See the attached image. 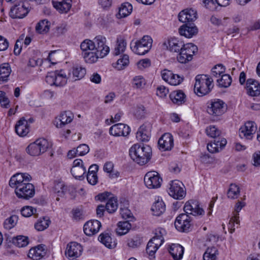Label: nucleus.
<instances>
[{"label": "nucleus", "instance_id": "20", "mask_svg": "<svg viewBox=\"0 0 260 260\" xmlns=\"http://www.w3.org/2000/svg\"><path fill=\"white\" fill-rule=\"evenodd\" d=\"M184 43L176 38H171L163 43L169 50L174 52H179L183 46Z\"/></svg>", "mask_w": 260, "mask_h": 260}, {"label": "nucleus", "instance_id": "61", "mask_svg": "<svg viewBox=\"0 0 260 260\" xmlns=\"http://www.w3.org/2000/svg\"><path fill=\"white\" fill-rule=\"evenodd\" d=\"M24 36H21L18 39L14 46V53L15 55H19L21 51L22 42L23 40Z\"/></svg>", "mask_w": 260, "mask_h": 260}, {"label": "nucleus", "instance_id": "5", "mask_svg": "<svg viewBox=\"0 0 260 260\" xmlns=\"http://www.w3.org/2000/svg\"><path fill=\"white\" fill-rule=\"evenodd\" d=\"M152 44V39L148 36H144L141 40L137 41L134 46H131L132 51L138 55H144L149 51Z\"/></svg>", "mask_w": 260, "mask_h": 260}, {"label": "nucleus", "instance_id": "32", "mask_svg": "<svg viewBox=\"0 0 260 260\" xmlns=\"http://www.w3.org/2000/svg\"><path fill=\"white\" fill-rule=\"evenodd\" d=\"M100 54L96 51L82 53V56L85 62L88 63H93L97 61L99 58H101Z\"/></svg>", "mask_w": 260, "mask_h": 260}, {"label": "nucleus", "instance_id": "49", "mask_svg": "<svg viewBox=\"0 0 260 260\" xmlns=\"http://www.w3.org/2000/svg\"><path fill=\"white\" fill-rule=\"evenodd\" d=\"M206 133L208 136L213 138L218 137L221 134L220 130L214 125H210L207 127L206 129Z\"/></svg>", "mask_w": 260, "mask_h": 260}, {"label": "nucleus", "instance_id": "24", "mask_svg": "<svg viewBox=\"0 0 260 260\" xmlns=\"http://www.w3.org/2000/svg\"><path fill=\"white\" fill-rule=\"evenodd\" d=\"M247 93L251 96H256L260 94V84L253 79H249L246 82Z\"/></svg>", "mask_w": 260, "mask_h": 260}, {"label": "nucleus", "instance_id": "59", "mask_svg": "<svg viewBox=\"0 0 260 260\" xmlns=\"http://www.w3.org/2000/svg\"><path fill=\"white\" fill-rule=\"evenodd\" d=\"M179 54L177 56V60L178 61L181 63H185L187 62L190 61L189 60V57H188V55L186 53V52L181 49L179 52Z\"/></svg>", "mask_w": 260, "mask_h": 260}, {"label": "nucleus", "instance_id": "15", "mask_svg": "<svg viewBox=\"0 0 260 260\" xmlns=\"http://www.w3.org/2000/svg\"><path fill=\"white\" fill-rule=\"evenodd\" d=\"M73 118L74 115L71 112L69 111H64L55 118L54 123L56 127L61 128L71 122Z\"/></svg>", "mask_w": 260, "mask_h": 260}, {"label": "nucleus", "instance_id": "29", "mask_svg": "<svg viewBox=\"0 0 260 260\" xmlns=\"http://www.w3.org/2000/svg\"><path fill=\"white\" fill-rule=\"evenodd\" d=\"M99 240L109 248H113L116 246V243L113 240L110 235L107 233H102L99 237Z\"/></svg>", "mask_w": 260, "mask_h": 260}, {"label": "nucleus", "instance_id": "53", "mask_svg": "<svg viewBox=\"0 0 260 260\" xmlns=\"http://www.w3.org/2000/svg\"><path fill=\"white\" fill-rule=\"evenodd\" d=\"M37 209L31 206H25L21 210V214L24 217H29L36 214Z\"/></svg>", "mask_w": 260, "mask_h": 260}, {"label": "nucleus", "instance_id": "4", "mask_svg": "<svg viewBox=\"0 0 260 260\" xmlns=\"http://www.w3.org/2000/svg\"><path fill=\"white\" fill-rule=\"evenodd\" d=\"M50 146V144L46 139L39 138L30 143L26 147V151L31 156H39L46 152Z\"/></svg>", "mask_w": 260, "mask_h": 260}, {"label": "nucleus", "instance_id": "44", "mask_svg": "<svg viewBox=\"0 0 260 260\" xmlns=\"http://www.w3.org/2000/svg\"><path fill=\"white\" fill-rule=\"evenodd\" d=\"M105 207L108 213H113L115 212L118 208L117 198L111 197L108 199Z\"/></svg>", "mask_w": 260, "mask_h": 260}, {"label": "nucleus", "instance_id": "30", "mask_svg": "<svg viewBox=\"0 0 260 260\" xmlns=\"http://www.w3.org/2000/svg\"><path fill=\"white\" fill-rule=\"evenodd\" d=\"M172 101L178 105H181L185 101V95L182 91H176L170 94Z\"/></svg>", "mask_w": 260, "mask_h": 260}, {"label": "nucleus", "instance_id": "50", "mask_svg": "<svg viewBox=\"0 0 260 260\" xmlns=\"http://www.w3.org/2000/svg\"><path fill=\"white\" fill-rule=\"evenodd\" d=\"M142 239L139 236H135L127 240L128 247L135 248L138 247L142 243Z\"/></svg>", "mask_w": 260, "mask_h": 260}, {"label": "nucleus", "instance_id": "3", "mask_svg": "<svg viewBox=\"0 0 260 260\" xmlns=\"http://www.w3.org/2000/svg\"><path fill=\"white\" fill-rule=\"evenodd\" d=\"M213 79L206 75H198L196 77L194 91L202 96L209 93L213 87Z\"/></svg>", "mask_w": 260, "mask_h": 260}, {"label": "nucleus", "instance_id": "62", "mask_svg": "<svg viewBox=\"0 0 260 260\" xmlns=\"http://www.w3.org/2000/svg\"><path fill=\"white\" fill-rule=\"evenodd\" d=\"M77 155L82 156L87 154L89 151V148L87 145L83 144L78 146L77 148Z\"/></svg>", "mask_w": 260, "mask_h": 260}, {"label": "nucleus", "instance_id": "55", "mask_svg": "<svg viewBox=\"0 0 260 260\" xmlns=\"http://www.w3.org/2000/svg\"><path fill=\"white\" fill-rule=\"evenodd\" d=\"M129 63V57L126 54H124L117 61V68L119 70L127 66Z\"/></svg>", "mask_w": 260, "mask_h": 260}, {"label": "nucleus", "instance_id": "18", "mask_svg": "<svg viewBox=\"0 0 260 260\" xmlns=\"http://www.w3.org/2000/svg\"><path fill=\"white\" fill-rule=\"evenodd\" d=\"M152 125L149 122H145L142 125L136 134L137 138L143 142L149 140Z\"/></svg>", "mask_w": 260, "mask_h": 260}, {"label": "nucleus", "instance_id": "37", "mask_svg": "<svg viewBox=\"0 0 260 260\" xmlns=\"http://www.w3.org/2000/svg\"><path fill=\"white\" fill-rule=\"evenodd\" d=\"M126 42L125 40L122 37H118L117 39L116 46L114 51V54L118 55L123 53L126 48Z\"/></svg>", "mask_w": 260, "mask_h": 260}, {"label": "nucleus", "instance_id": "27", "mask_svg": "<svg viewBox=\"0 0 260 260\" xmlns=\"http://www.w3.org/2000/svg\"><path fill=\"white\" fill-rule=\"evenodd\" d=\"M169 251L175 260H179L183 256L184 248L178 244H173L170 246Z\"/></svg>", "mask_w": 260, "mask_h": 260}, {"label": "nucleus", "instance_id": "56", "mask_svg": "<svg viewBox=\"0 0 260 260\" xmlns=\"http://www.w3.org/2000/svg\"><path fill=\"white\" fill-rule=\"evenodd\" d=\"M67 187L61 182H58L55 183L54 191L58 193V196H61L64 194Z\"/></svg>", "mask_w": 260, "mask_h": 260}, {"label": "nucleus", "instance_id": "51", "mask_svg": "<svg viewBox=\"0 0 260 260\" xmlns=\"http://www.w3.org/2000/svg\"><path fill=\"white\" fill-rule=\"evenodd\" d=\"M225 72V68L221 64L215 66L212 69V75L215 77L221 76Z\"/></svg>", "mask_w": 260, "mask_h": 260}, {"label": "nucleus", "instance_id": "10", "mask_svg": "<svg viewBox=\"0 0 260 260\" xmlns=\"http://www.w3.org/2000/svg\"><path fill=\"white\" fill-rule=\"evenodd\" d=\"M190 217L186 214H181L175 221L176 229L181 232H187L190 227Z\"/></svg>", "mask_w": 260, "mask_h": 260}, {"label": "nucleus", "instance_id": "38", "mask_svg": "<svg viewBox=\"0 0 260 260\" xmlns=\"http://www.w3.org/2000/svg\"><path fill=\"white\" fill-rule=\"evenodd\" d=\"M218 254L217 249L212 246L208 247L203 255L204 260H217V255Z\"/></svg>", "mask_w": 260, "mask_h": 260}, {"label": "nucleus", "instance_id": "52", "mask_svg": "<svg viewBox=\"0 0 260 260\" xmlns=\"http://www.w3.org/2000/svg\"><path fill=\"white\" fill-rule=\"evenodd\" d=\"M53 35L55 36H60L65 34L67 31V25L66 23H62L57 26L53 29Z\"/></svg>", "mask_w": 260, "mask_h": 260}, {"label": "nucleus", "instance_id": "57", "mask_svg": "<svg viewBox=\"0 0 260 260\" xmlns=\"http://www.w3.org/2000/svg\"><path fill=\"white\" fill-rule=\"evenodd\" d=\"M210 21L213 24L215 25H225L226 23H228V22L230 21V18L228 17H224L222 20L214 16H212L210 18Z\"/></svg>", "mask_w": 260, "mask_h": 260}, {"label": "nucleus", "instance_id": "33", "mask_svg": "<svg viewBox=\"0 0 260 260\" xmlns=\"http://www.w3.org/2000/svg\"><path fill=\"white\" fill-rule=\"evenodd\" d=\"M132 10L133 7L131 4L128 3H124L119 8L117 17L118 18L126 17L132 13Z\"/></svg>", "mask_w": 260, "mask_h": 260}, {"label": "nucleus", "instance_id": "13", "mask_svg": "<svg viewBox=\"0 0 260 260\" xmlns=\"http://www.w3.org/2000/svg\"><path fill=\"white\" fill-rule=\"evenodd\" d=\"M93 43L95 45V51L100 54L101 58L106 56L109 52L110 48L106 44V39L102 36H98L94 39Z\"/></svg>", "mask_w": 260, "mask_h": 260}, {"label": "nucleus", "instance_id": "28", "mask_svg": "<svg viewBox=\"0 0 260 260\" xmlns=\"http://www.w3.org/2000/svg\"><path fill=\"white\" fill-rule=\"evenodd\" d=\"M256 130V125L255 123L251 121L246 122L244 126L242 127L240 129V136L243 135L244 137L248 138Z\"/></svg>", "mask_w": 260, "mask_h": 260}, {"label": "nucleus", "instance_id": "34", "mask_svg": "<svg viewBox=\"0 0 260 260\" xmlns=\"http://www.w3.org/2000/svg\"><path fill=\"white\" fill-rule=\"evenodd\" d=\"M131 227V224L127 221H119L117 224L116 233L120 236L125 235L128 233Z\"/></svg>", "mask_w": 260, "mask_h": 260}, {"label": "nucleus", "instance_id": "9", "mask_svg": "<svg viewBox=\"0 0 260 260\" xmlns=\"http://www.w3.org/2000/svg\"><path fill=\"white\" fill-rule=\"evenodd\" d=\"M184 211L186 214H191L194 216L202 215L204 214V210L200 207L199 202L197 200H190L187 201L184 206Z\"/></svg>", "mask_w": 260, "mask_h": 260}, {"label": "nucleus", "instance_id": "19", "mask_svg": "<svg viewBox=\"0 0 260 260\" xmlns=\"http://www.w3.org/2000/svg\"><path fill=\"white\" fill-rule=\"evenodd\" d=\"M101 227V222L97 220H91L86 222L83 227L84 233L89 236L96 234Z\"/></svg>", "mask_w": 260, "mask_h": 260}, {"label": "nucleus", "instance_id": "31", "mask_svg": "<svg viewBox=\"0 0 260 260\" xmlns=\"http://www.w3.org/2000/svg\"><path fill=\"white\" fill-rule=\"evenodd\" d=\"M50 26V22L47 19H43L37 23L36 30L39 34H45L49 31Z\"/></svg>", "mask_w": 260, "mask_h": 260}, {"label": "nucleus", "instance_id": "2", "mask_svg": "<svg viewBox=\"0 0 260 260\" xmlns=\"http://www.w3.org/2000/svg\"><path fill=\"white\" fill-rule=\"evenodd\" d=\"M129 155L137 164L143 165L150 159L151 148L148 145L136 144L129 149Z\"/></svg>", "mask_w": 260, "mask_h": 260}, {"label": "nucleus", "instance_id": "21", "mask_svg": "<svg viewBox=\"0 0 260 260\" xmlns=\"http://www.w3.org/2000/svg\"><path fill=\"white\" fill-rule=\"evenodd\" d=\"M180 35L187 38H191L198 32V29L193 24H185L179 29Z\"/></svg>", "mask_w": 260, "mask_h": 260}, {"label": "nucleus", "instance_id": "1", "mask_svg": "<svg viewBox=\"0 0 260 260\" xmlns=\"http://www.w3.org/2000/svg\"><path fill=\"white\" fill-rule=\"evenodd\" d=\"M31 177L28 173H18L13 175L9 181V185L15 189V192L19 199L29 200L35 193L34 185L29 182Z\"/></svg>", "mask_w": 260, "mask_h": 260}, {"label": "nucleus", "instance_id": "64", "mask_svg": "<svg viewBox=\"0 0 260 260\" xmlns=\"http://www.w3.org/2000/svg\"><path fill=\"white\" fill-rule=\"evenodd\" d=\"M169 84L172 85L176 86L180 84L183 81V78L177 74H173L171 78H170Z\"/></svg>", "mask_w": 260, "mask_h": 260}, {"label": "nucleus", "instance_id": "63", "mask_svg": "<svg viewBox=\"0 0 260 260\" xmlns=\"http://www.w3.org/2000/svg\"><path fill=\"white\" fill-rule=\"evenodd\" d=\"M150 66L151 61L148 58L142 59L137 63L138 68L141 70H143L149 67Z\"/></svg>", "mask_w": 260, "mask_h": 260}, {"label": "nucleus", "instance_id": "8", "mask_svg": "<svg viewBox=\"0 0 260 260\" xmlns=\"http://www.w3.org/2000/svg\"><path fill=\"white\" fill-rule=\"evenodd\" d=\"M144 181L148 188L154 189L160 186L162 180L157 172L151 171L145 174Z\"/></svg>", "mask_w": 260, "mask_h": 260}, {"label": "nucleus", "instance_id": "42", "mask_svg": "<svg viewBox=\"0 0 260 260\" xmlns=\"http://www.w3.org/2000/svg\"><path fill=\"white\" fill-rule=\"evenodd\" d=\"M240 193L239 187L236 184H231L227 192L228 198L232 200L238 198Z\"/></svg>", "mask_w": 260, "mask_h": 260}, {"label": "nucleus", "instance_id": "35", "mask_svg": "<svg viewBox=\"0 0 260 260\" xmlns=\"http://www.w3.org/2000/svg\"><path fill=\"white\" fill-rule=\"evenodd\" d=\"M151 210L154 215L159 216L165 211V204L163 201H158L153 204Z\"/></svg>", "mask_w": 260, "mask_h": 260}, {"label": "nucleus", "instance_id": "7", "mask_svg": "<svg viewBox=\"0 0 260 260\" xmlns=\"http://www.w3.org/2000/svg\"><path fill=\"white\" fill-rule=\"evenodd\" d=\"M184 188L185 187L181 181L178 180H173L170 184L169 194L175 199L181 200L186 195Z\"/></svg>", "mask_w": 260, "mask_h": 260}, {"label": "nucleus", "instance_id": "12", "mask_svg": "<svg viewBox=\"0 0 260 260\" xmlns=\"http://www.w3.org/2000/svg\"><path fill=\"white\" fill-rule=\"evenodd\" d=\"M28 13V8L25 3L20 2L12 7L10 11V16L12 18H22Z\"/></svg>", "mask_w": 260, "mask_h": 260}, {"label": "nucleus", "instance_id": "11", "mask_svg": "<svg viewBox=\"0 0 260 260\" xmlns=\"http://www.w3.org/2000/svg\"><path fill=\"white\" fill-rule=\"evenodd\" d=\"M82 250L81 244L76 242H71L67 246L65 254L67 257L74 259L81 255Z\"/></svg>", "mask_w": 260, "mask_h": 260}, {"label": "nucleus", "instance_id": "45", "mask_svg": "<svg viewBox=\"0 0 260 260\" xmlns=\"http://www.w3.org/2000/svg\"><path fill=\"white\" fill-rule=\"evenodd\" d=\"M217 81L220 87L227 88L231 84L232 78L228 74H223L219 79L217 80Z\"/></svg>", "mask_w": 260, "mask_h": 260}, {"label": "nucleus", "instance_id": "25", "mask_svg": "<svg viewBox=\"0 0 260 260\" xmlns=\"http://www.w3.org/2000/svg\"><path fill=\"white\" fill-rule=\"evenodd\" d=\"M86 74V69L80 66H76L73 67L72 73H69L68 79L72 81H76L83 78Z\"/></svg>", "mask_w": 260, "mask_h": 260}, {"label": "nucleus", "instance_id": "54", "mask_svg": "<svg viewBox=\"0 0 260 260\" xmlns=\"http://www.w3.org/2000/svg\"><path fill=\"white\" fill-rule=\"evenodd\" d=\"M145 84V79L142 76H137L133 79V87L136 88L142 87Z\"/></svg>", "mask_w": 260, "mask_h": 260}, {"label": "nucleus", "instance_id": "14", "mask_svg": "<svg viewBox=\"0 0 260 260\" xmlns=\"http://www.w3.org/2000/svg\"><path fill=\"white\" fill-rule=\"evenodd\" d=\"M179 20L186 24L194 21L197 19V12L192 8H187L181 11L178 16Z\"/></svg>", "mask_w": 260, "mask_h": 260}, {"label": "nucleus", "instance_id": "41", "mask_svg": "<svg viewBox=\"0 0 260 260\" xmlns=\"http://www.w3.org/2000/svg\"><path fill=\"white\" fill-rule=\"evenodd\" d=\"M10 241H12L14 245L18 247H25L28 244V238L21 235L14 237Z\"/></svg>", "mask_w": 260, "mask_h": 260}, {"label": "nucleus", "instance_id": "23", "mask_svg": "<svg viewBox=\"0 0 260 260\" xmlns=\"http://www.w3.org/2000/svg\"><path fill=\"white\" fill-rule=\"evenodd\" d=\"M46 253L45 245H39L31 248L28 253V256L33 260H39Z\"/></svg>", "mask_w": 260, "mask_h": 260}, {"label": "nucleus", "instance_id": "47", "mask_svg": "<svg viewBox=\"0 0 260 260\" xmlns=\"http://www.w3.org/2000/svg\"><path fill=\"white\" fill-rule=\"evenodd\" d=\"M71 172L75 178H78L81 180L84 178V175L86 172V169L84 166L72 168Z\"/></svg>", "mask_w": 260, "mask_h": 260}, {"label": "nucleus", "instance_id": "39", "mask_svg": "<svg viewBox=\"0 0 260 260\" xmlns=\"http://www.w3.org/2000/svg\"><path fill=\"white\" fill-rule=\"evenodd\" d=\"M11 71V68L9 63H4L0 65V81H6Z\"/></svg>", "mask_w": 260, "mask_h": 260}, {"label": "nucleus", "instance_id": "60", "mask_svg": "<svg viewBox=\"0 0 260 260\" xmlns=\"http://www.w3.org/2000/svg\"><path fill=\"white\" fill-rule=\"evenodd\" d=\"M240 223L239 216L234 215V217L231 218L229 223V229L230 230V233H233L235 232V223L239 224Z\"/></svg>", "mask_w": 260, "mask_h": 260}, {"label": "nucleus", "instance_id": "26", "mask_svg": "<svg viewBox=\"0 0 260 260\" xmlns=\"http://www.w3.org/2000/svg\"><path fill=\"white\" fill-rule=\"evenodd\" d=\"M53 7L60 13H66L72 7V0H62L61 2H52Z\"/></svg>", "mask_w": 260, "mask_h": 260}, {"label": "nucleus", "instance_id": "36", "mask_svg": "<svg viewBox=\"0 0 260 260\" xmlns=\"http://www.w3.org/2000/svg\"><path fill=\"white\" fill-rule=\"evenodd\" d=\"M51 223L49 217H43L38 220L35 224V229L38 231H43L46 229Z\"/></svg>", "mask_w": 260, "mask_h": 260}, {"label": "nucleus", "instance_id": "40", "mask_svg": "<svg viewBox=\"0 0 260 260\" xmlns=\"http://www.w3.org/2000/svg\"><path fill=\"white\" fill-rule=\"evenodd\" d=\"M182 49L186 52V53L188 55V57L189 58V60H192L193 55L197 53L198 50V47L192 43L183 44Z\"/></svg>", "mask_w": 260, "mask_h": 260}, {"label": "nucleus", "instance_id": "17", "mask_svg": "<svg viewBox=\"0 0 260 260\" xmlns=\"http://www.w3.org/2000/svg\"><path fill=\"white\" fill-rule=\"evenodd\" d=\"M158 144L159 149L162 151L170 150L173 147L174 141L170 133L164 134L159 139Z\"/></svg>", "mask_w": 260, "mask_h": 260}, {"label": "nucleus", "instance_id": "16", "mask_svg": "<svg viewBox=\"0 0 260 260\" xmlns=\"http://www.w3.org/2000/svg\"><path fill=\"white\" fill-rule=\"evenodd\" d=\"M110 135L114 136H126L130 133V127L123 123H117L112 126L109 129Z\"/></svg>", "mask_w": 260, "mask_h": 260}, {"label": "nucleus", "instance_id": "43", "mask_svg": "<svg viewBox=\"0 0 260 260\" xmlns=\"http://www.w3.org/2000/svg\"><path fill=\"white\" fill-rule=\"evenodd\" d=\"M80 48L82 53L93 51H95V45L92 41L86 39L81 43Z\"/></svg>", "mask_w": 260, "mask_h": 260}, {"label": "nucleus", "instance_id": "6", "mask_svg": "<svg viewBox=\"0 0 260 260\" xmlns=\"http://www.w3.org/2000/svg\"><path fill=\"white\" fill-rule=\"evenodd\" d=\"M226 104L220 99H214L210 101L207 107V112L213 117L222 115L226 110Z\"/></svg>", "mask_w": 260, "mask_h": 260}, {"label": "nucleus", "instance_id": "48", "mask_svg": "<svg viewBox=\"0 0 260 260\" xmlns=\"http://www.w3.org/2000/svg\"><path fill=\"white\" fill-rule=\"evenodd\" d=\"M61 72V71L59 73L55 72V86H63L67 83L68 76Z\"/></svg>", "mask_w": 260, "mask_h": 260}, {"label": "nucleus", "instance_id": "46", "mask_svg": "<svg viewBox=\"0 0 260 260\" xmlns=\"http://www.w3.org/2000/svg\"><path fill=\"white\" fill-rule=\"evenodd\" d=\"M18 221V217L15 215H13L7 218L4 222V228L6 230H10L14 228Z\"/></svg>", "mask_w": 260, "mask_h": 260}, {"label": "nucleus", "instance_id": "58", "mask_svg": "<svg viewBox=\"0 0 260 260\" xmlns=\"http://www.w3.org/2000/svg\"><path fill=\"white\" fill-rule=\"evenodd\" d=\"M157 245L158 244H153L152 241H149L148 242L146 250L149 255L152 256L154 254L158 248V247H157Z\"/></svg>", "mask_w": 260, "mask_h": 260}, {"label": "nucleus", "instance_id": "22", "mask_svg": "<svg viewBox=\"0 0 260 260\" xmlns=\"http://www.w3.org/2000/svg\"><path fill=\"white\" fill-rule=\"evenodd\" d=\"M15 132L18 135L24 137L29 132V125L28 121L24 117H22L17 121L15 127Z\"/></svg>", "mask_w": 260, "mask_h": 260}]
</instances>
